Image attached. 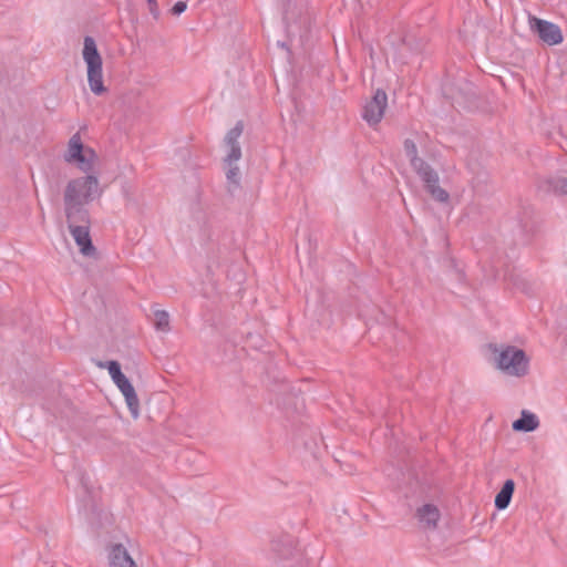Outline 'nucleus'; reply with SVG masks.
I'll list each match as a JSON object with an SVG mask.
<instances>
[{
    "label": "nucleus",
    "mask_w": 567,
    "mask_h": 567,
    "mask_svg": "<svg viewBox=\"0 0 567 567\" xmlns=\"http://www.w3.org/2000/svg\"><path fill=\"white\" fill-rule=\"evenodd\" d=\"M495 367L511 377H524L528 372L529 360L526 353L514 346L493 347Z\"/></svg>",
    "instance_id": "1"
},
{
    "label": "nucleus",
    "mask_w": 567,
    "mask_h": 567,
    "mask_svg": "<svg viewBox=\"0 0 567 567\" xmlns=\"http://www.w3.org/2000/svg\"><path fill=\"white\" fill-rule=\"evenodd\" d=\"M82 56L87 66L90 90L95 95L103 94L106 91L103 84V61L95 40L92 37L87 35L84 38Z\"/></svg>",
    "instance_id": "2"
},
{
    "label": "nucleus",
    "mask_w": 567,
    "mask_h": 567,
    "mask_svg": "<svg viewBox=\"0 0 567 567\" xmlns=\"http://www.w3.org/2000/svg\"><path fill=\"white\" fill-rule=\"evenodd\" d=\"M99 179L95 176L87 175L84 177L72 179L68 183L64 190V199L89 204L100 197Z\"/></svg>",
    "instance_id": "3"
},
{
    "label": "nucleus",
    "mask_w": 567,
    "mask_h": 567,
    "mask_svg": "<svg viewBox=\"0 0 567 567\" xmlns=\"http://www.w3.org/2000/svg\"><path fill=\"white\" fill-rule=\"evenodd\" d=\"M95 158V152L91 147H84L80 134H73L68 143L64 161L76 164L82 172L89 173L93 168Z\"/></svg>",
    "instance_id": "4"
},
{
    "label": "nucleus",
    "mask_w": 567,
    "mask_h": 567,
    "mask_svg": "<svg viewBox=\"0 0 567 567\" xmlns=\"http://www.w3.org/2000/svg\"><path fill=\"white\" fill-rule=\"evenodd\" d=\"M411 166L435 200L440 203H446L449 200V193L440 187L439 174L430 164H427L422 158H414L413 163H411Z\"/></svg>",
    "instance_id": "5"
},
{
    "label": "nucleus",
    "mask_w": 567,
    "mask_h": 567,
    "mask_svg": "<svg viewBox=\"0 0 567 567\" xmlns=\"http://www.w3.org/2000/svg\"><path fill=\"white\" fill-rule=\"evenodd\" d=\"M107 370L113 382L116 384L118 390L124 395L126 404L132 415L134 417H137L140 406L138 398L135 393L134 386L132 385L131 381L125 377V374H123L120 363L116 361H109Z\"/></svg>",
    "instance_id": "6"
},
{
    "label": "nucleus",
    "mask_w": 567,
    "mask_h": 567,
    "mask_svg": "<svg viewBox=\"0 0 567 567\" xmlns=\"http://www.w3.org/2000/svg\"><path fill=\"white\" fill-rule=\"evenodd\" d=\"M388 105L386 93L378 89L370 101H368L362 111V118L370 125L374 126L381 122Z\"/></svg>",
    "instance_id": "7"
},
{
    "label": "nucleus",
    "mask_w": 567,
    "mask_h": 567,
    "mask_svg": "<svg viewBox=\"0 0 567 567\" xmlns=\"http://www.w3.org/2000/svg\"><path fill=\"white\" fill-rule=\"evenodd\" d=\"M529 24L532 31L546 44L556 45L561 43L563 33L557 24L535 17L529 20Z\"/></svg>",
    "instance_id": "8"
},
{
    "label": "nucleus",
    "mask_w": 567,
    "mask_h": 567,
    "mask_svg": "<svg viewBox=\"0 0 567 567\" xmlns=\"http://www.w3.org/2000/svg\"><path fill=\"white\" fill-rule=\"evenodd\" d=\"M244 131L243 122H237L236 125L230 128L225 138L226 154L224 157V165L238 164L241 158V147L239 145V137Z\"/></svg>",
    "instance_id": "9"
},
{
    "label": "nucleus",
    "mask_w": 567,
    "mask_h": 567,
    "mask_svg": "<svg viewBox=\"0 0 567 567\" xmlns=\"http://www.w3.org/2000/svg\"><path fill=\"white\" fill-rule=\"evenodd\" d=\"M68 228L74 226L91 227V218L85 204L64 199Z\"/></svg>",
    "instance_id": "10"
},
{
    "label": "nucleus",
    "mask_w": 567,
    "mask_h": 567,
    "mask_svg": "<svg viewBox=\"0 0 567 567\" xmlns=\"http://www.w3.org/2000/svg\"><path fill=\"white\" fill-rule=\"evenodd\" d=\"M69 230L83 256L91 257L95 254V247L90 236V227L74 226Z\"/></svg>",
    "instance_id": "11"
},
{
    "label": "nucleus",
    "mask_w": 567,
    "mask_h": 567,
    "mask_svg": "<svg viewBox=\"0 0 567 567\" xmlns=\"http://www.w3.org/2000/svg\"><path fill=\"white\" fill-rule=\"evenodd\" d=\"M109 565L110 567H137L136 563L122 544H116L111 547Z\"/></svg>",
    "instance_id": "12"
},
{
    "label": "nucleus",
    "mask_w": 567,
    "mask_h": 567,
    "mask_svg": "<svg viewBox=\"0 0 567 567\" xmlns=\"http://www.w3.org/2000/svg\"><path fill=\"white\" fill-rule=\"evenodd\" d=\"M416 516L423 528L434 529L440 519V512L436 506L425 504L417 509Z\"/></svg>",
    "instance_id": "13"
},
{
    "label": "nucleus",
    "mask_w": 567,
    "mask_h": 567,
    "mask_svg": "<svg viewBox=\"0 0 567 567\" xmlns=\"http://www.w3.org/2000/svg\"><path fill=\"white\" fill-rule=\"evenodd\" d=\"M538 417L534 413L523 410L520 417L513 422L512 427L517 432H533L538 427Z\"/></svg>",
    "instance_id": "14"
},
{
    "label": "nucleus",
    "mask_w": 567,
    "mask_h": 567,
    "mask_svg": "<svg viewBox=\"0 0 567 567\" xmlns=\"http://www.w3.org/2000/svg\"><path fill=\"white\" fill-rule=\"evenodd\" d=\"M515 489V483L513 480L505 481L501 491L495 496V507L503 511L508 507Z\"/></svg>",
    "instance_id": "15"
},
{
    "label": "nucleus",
    "mask_w": 567,
    "mask_h": 567,
    "mask_svg": "<svg viewBox=\"0 0 567 567\" xmlns=\"http://www.w3.org/2000/svg\"><path fill=\"white\" fill-rule=\"evenodd\" d=\"M226 169V179H227V190L230 195H235L241 188L240 186V169L238 164L234 165H225Z\"/></svg>",
    "instance_id": "16"
},
{
    "label": "nucleus",
    "mask_w": 567,
    "mask_h": 567,
    "mask_svg": "<svg viewBox=\"0 0 567 567\" xmlns=\"http://www.w3.org/2000/svg\"><path fill=\"white\" fill-rule=\"evenodd\" d=\"M154 326L157 331L167 332L169 330V315L165 310L154 311Z\"/></svg>",
    "instance_id": "17"
},
{
    "label": "nucleus",
    "mask_w": 567,
    "mask_h": 567,
    "mask_svg": "<svg viewBox=\"0 0 567 567\" xmlns=\"http://www.w3.org/2000/svg\"><path fill=\"white\" fill-rule=\"evenodd\" d=\"M548 189L560 195H567V178L555 177L548 181Z\"/></svg>",
    "instance_id": "18"
},
{
    "label": "nucleus",
    "mask_w": 567,
    "mask_h": 567,
    "mask_svg": "<svg viewBox=\"0 0 567 567\" xmlns=\"http://www.w3.org/2000/svg\"><path fill=\"white\" fill-rule=\"evenodd\" d=\"M404 152L410 161V164L413 163L414 158H420L417 156L416 145L412 140L404 141Z\"/></svg>",
    "instance_id": "19"
},
{
    "label": "nucleus",
    "mask_w": 567,
    "mask_h": 567,
    "mask_svg": "<svg viewBox=\"0 0 567 567\" xmlns=\"http://www.w3.org/2000/svg\"><path fill=\"white\" fill-rule=\"evenodd\" d=\"M187 9V3L185 1H177L173 8H172V13L174 16H179L182 14L185 10Z\"/></svg>",
    "instance_id": "20"
},
{
    "label": "nucleus",
    "mask_w": 567,
    "mask_h": 567,
    "mask_svg": "<svg viewBox=\"0 0 567 567\" xmlns=\"http://www.w3.org/2000/svg\"><path fill=\"white\" fill-rule=\"evenodd\" d=\"M147 4H148L151 14L155 19H157L159 17V10H158V6H157V0H147Z\"/></svg>",
    "instance_id": "21"
}]
</instances>
